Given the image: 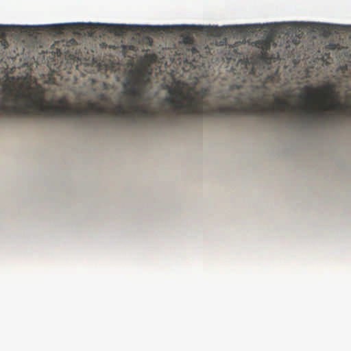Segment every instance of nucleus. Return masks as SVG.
I'll return each instance as SVG.
<instances>
[{
	"label": "nucleus",
	"mask_w": 351,
	"mask_h": 351,
	"mask_svg": "<svg viewBox=\"0 0 351 351\" xmlns=\"http://www.w3.org/2000/svg\"><path fill=\"white\" fill-rule=\"evenodd\" d=\"M95 26L100 27L103 31L109 33H113L117 36H124L128 32H133L137 29V27L128 25H100Z\"/></svg>",
	"instance_id": "1"
},
{
	"label": "nucleus",
	"mask_w": 351,
	"mask_h": 351,
	"mask_svg": "<svg viewBox=\"0 0 351 351\" xmlns=\"http://www.w3.org/2000/svg\"><path fill=\"white\" fill-rule=\"evenodd\" d=\"M256 46L260 49L259 58L265 62H267L271 59H275V55H270L269 51L271 47V42L269 40H258Z\"/></svg>",
	"instance_id": "2"
},
{
	"label": "nucleus",
	"mask_w": 351,
	"mask_h": 351,
	"mask_svg": "<svg viewBox=\"0 0 351 351\" xmlns=\"http://www.w3.org/2000/svg\"><path fill=\"white\" fill-rule=\"evenodd\" d=\"M313 29L325 37L330 36L335 32V27L333 25L324 23H315L313 25Z\"/></svg>",
	"instance_id": "3"
},
{
	"label": "nucleus",
	"mask_w": 351,
	"mask_h": 351,
	"mask_svg": "<svg viewBox=\"0 0 351 351\" xmlns=\"http://www.w3.org/2000/svg\"><path fill=\"white\" fill-rule=\"evenodd\" d=\"M199 29L207 35L215 37H221L223 33V29L217 26H199Z\"/></svg>",
	"instance_id": "4"
},
{
	"label": "nucleus",
	"mask_w": 351,
	"mask_h": 351,
	"mask_svg": "<svg viewBox=\"0 0 351 351\" xmlns=\"http://www.w3.org/2000/svg\"><path fill=\"white\" fill-rule=\"evenodd\" d=\"M51 29L56 34L61 33L62 31V27L61 25H56L51 26Z\"/></svg>",
	"instance_id": "5"
},
{
	"label": "nucleus",
	"mask_w": 351,
	"mask_h": 351,
	"mask_svg": "<svg viewBox=\"0 0 351 351\" xmlns=\"http://www.w3.org/2000/svg\"><path fill=\"white\" fill-rule=\"evenodd\" d=\"M5 36V32L3 27H0V38H3Z\"/></svg>",
	"instance_id": "6"
},
{
	"label": "nucleus",
	"mask_w": 351,
	"mask_h": 351,
	"mask_svg": "<svg viewBox=\"0 0 351 351\" xmlns=\"http://www.w3.org/2000/svg\"><path fill=\"white\" fill-rule=\"evenodd\" d=\"M192 53L195 56V57L199 56V52L195 48H193L192 49Z\"/></svg>",
	"instance_id": "7"
}]
</instances>
